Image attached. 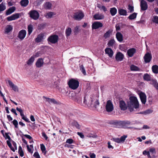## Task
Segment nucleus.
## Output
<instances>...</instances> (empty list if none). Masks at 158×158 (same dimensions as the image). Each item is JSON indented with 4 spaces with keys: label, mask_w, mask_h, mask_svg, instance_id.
Instances as JSON below:
<instances>
[{
    "label": "nucleus",
    "mask_w": 158,
    "mask_h": 158,
    "mask_svg": "<svg viewBox=\"0 0 158 158\" xmlns=\"http://www.w3.org/2000/svg\"><path fill=\"white\" fill-rule=\"evenodd\" d=\"M134 109H101L100 111L105 114L119 115L122 114H130L134 111Z\"/></svg>",
    "instance_id": "nucleus-1"
},
{
    "label": "nucleus",
    "mask_w": 158,
    "mask_h": 158,
    "mask_svg": "<svg viewBox=\"0 0 158 158\" xmlns=\"http://www.w3.org/2000/svg\"><path fill=\"white\" fill-rule=\"evenodd\" d=\"M129 102H127L129 109H138L139 107V103L137 98L131 96L129 98Z\"/></svg>",
    "instance_id": "nucleus-2"
},
{
    "label": "nucleus",
    "mask_w": 158,
    "mask_h": 158,
    "mask_svg": "<svg viewBox=\"0 0 158 158\" xmlns=\"http://www.w3.org/2000/svg\"><path fill=\"white\" fill-rule=\"evenodd\" d=\"M79 83L77 80L72 78L68 82L69 88L73 90L77 89L79 86Z\"/></svg>",
    "instance_id": "nucleus-3"
},
{
    "label": "nucleus",
    "mask_w": 158,
    "mask_h": 158,
    "mask_svg": "<svg viewBox=\"0 0 158 158\" xmlns=\"http://www.w3.org/2000/svg\"><path fill=\"white\" fill-rule=\"evenodd\" d=\"M84 16V14L81 10H79L74 13L73 15V19L76 20L78 21L82 19Z\"/></svg>",
    "instance_id": "nucleus-4"
},
{
    "label": "nucleus",
    "mask_w": 158,
    "mask_h": 158,
    "mask_svg": "<svg viewBox=\"0 0 158 158\" xmlns=\"http://www.w3.org/2000/svg\"><path fill=\"white\" fill-rule=\"evenodd\" d=\"M28 15L31 18L34 20H37L40 17L39 12L35 10H31L29 12Z\"/></svg>",
    "instance_id": "nucleus-5"
},
{
    "label": "nucleus",
    "mask_w": 158,
    "mask_h": 158,
    "mask_svg": "<svg viewBox=\"0 0 158 158\" xmlns=\"http://www.w3.org/2000/svg\"><path fill=\"white\" fill-rule=\"evenodd\" d=\"M109 124L113 125L115 127L122 128V120H111L109 121Z\"/></svg>",
    "instance_id": "nucleus-6"
},
{
    "label": "nucleus",
    "mask_w": 158,
    "mask_h": 158,
    "mask_svg": "<svg viewBox=\"0 0 158 158\" xmlns=\"http://www.w3.org/2000/svg\"><path fill=\"white\" fill-rule=\"evenodd\" d=\"M58 36L57 35H51L48 37V41L52 44H55L58 42Z\"/></svg>",
    "instance_id": "nucleus-7"
},
{
    "label": "nucleus",
    "mask_w": 158,
    "mask_h": 158,
    "mask_svg": "<svg viewBox=\"0 0 158 158\" xmlns=\"http://www.w3.org/2000/svg\"><path fill=\"white\" fill-rule=\"evenodd\" d=\"M45 34L41 32L39 34L37 37L35 39V41L36 43H38L42 41L44 39Z\"/></svg>",
    "instance_id": "nucleus-8"
},
{
    "label": "nucleus",
    "mask_w": 158,
    "mask_h": 158,
    "mask_svg": "<svg viewBox=\"0 0 158 158\" xmlns=\"http://www.w3.org/2000/svg\"><path fill=\"white\" fill-rule=\"evenodd\" d=\"M43 98L44 99L45 102H48L50 104H57V102L54 98H48L44 96L43 97Z\"/></svg>",
    "instance_id": "nucleus-9"
},
{
    "label": "nucleus",
    "mask_w": 158,
    "mask_h": 158,
    "mask_svg": "<svg viewBox=\"0 0 158 158\" xmlns=\"http://www.w3.org/2000/svg\"><path fill=\"white\" fill-rule=\"evenodd\" d=\"M143 59L146 63L150 62L152 59L151 54L149 52H147L145 55L143 57Z\"/></svg>",
    "instance_id": "nucleus-10"
},
{
    "label": "nucleus",
    "mask_w": 158,
    "mask_h": 158,
    "mask_svg": "<svg viewBox=\"0 0 158 158\" xmlns=\"http://www.w3.org/2000/svg\"><path fill=\"white\" fill-rule=\"evenodd\" d=\"M103 26L102 23L99 22H95L92 25V28L93 29H98L99 27H102Z\"/></svg>",
    "instance_id": "nucleus-11"
},
{
    "label": "nucleus",
    "mask_w": 158,
    "mask_h": 158,
    "mask_svg": "<svg viewBox=\"0 0 158 158\" xmlns=\"http://www.w3.org/2000/svg\"><path fill=\"white\" fill-rule=\"evenodd\" d=\"M140 7L142 10H146L148 8L147 2L144 0H142L140 2Z\"/></svg>",
    "instance_id": "nucleus-12"
},
{
    "label": "nucleus",
    "mask_w": 158,
    "mask_h": 158,
    "mask_svg": "<svg viewBox=\"0 0 158 158\" xmlns=\"http://www.w3.org/2000/svg\"><path fill=\"white\" fill-rule=\"evenodd\" d=\"M124 57V55L121 52H118L115 55V59L118 61H122Z\"/></svg>",
    "instance_id": "nucleus-13"
},
{
    "label": "nucleus",
    "mask_w": 158,
    "mask_h": 158,
    "mask_svg": "<svg viewBox=\"0 0 158 158\" xmlns=\"http://www.w3.org/2000/svg\"><path fill=\"white\" fill-rule=\"evenodd\" d=\"M139 97L142 103L145 104L146 101V96L144 93L141 92L139 94Z\"/></svg>",
    "instance_id": "nucleus-14"
},
{
    "label": "nucleus",
    "mask_w": 158,
    "mask_h": 158,
    "mask_svg": "<svg viewBox=\"0 0 158 158\" xmlns=\"http://www.w3.org/2000/svg\"><path fill=\"white\" fill-rule=\"evenodd\" d=\"M131 124V123L129 121L127 120L122 121V128L126 129L128 126Z\"/></svg>",
    "instance_id": "nucleus-15"
},
{
    "label": "nucleus",
    "mask_w": 158,
    "mask_h": 158,
    "mask_svg": "<svg viewBox=\"0 0 158 158\" xmlns=\"http://www.w3.org/2000/svg\"><path fill=\"white\" fill-rule=\"evenodd\" d=\"M26 31L25 30H21L19 33L18 38L21 40L24 39L26 36Z\"/></svg>",
    "instance_id": "nucleus-16"
},
{
    "label": "nucleus",
    "mask_w": 158,
    "mask_h": 158,
    "mask_svg": "<svg viewBox=\"0 0 158 158\" xmlns=\"http://www.w3.org/2000/svg\"><path fill=\"white\" fill-rule=\"evenodd\" d=\"M136 50L135 48H131L127 51V54L129 57L133 56L134 54L136 52Z\"/></svg>",
    "instance_id": "nucleus-17"
},
{
    "label": "nucleus",
    "mask_w": 158,
    "mask_h": 158,
    "mask_svg": "<svg viewBox=\"0 0 158 158\" xmlns=\"http://www.w3.org/2000/svg\"><path fill=\"white\" fill-rule=\"evenodd\" d=\"M93 18L95 20H102L104 19V16L102 14L97 13L93 16Z\"/></svg>",
    "instance_id": "nucleus-18"
},
{
    "label": "nucleus",
    "mask_w": 158,
    "mask_h": 158,
    "mask_svg": "<svg viewBox=\"0 0 158 158\" xmlns=\"http://www.w3.org/2000/svg\"><path fill=\"white\" fill-rule=\"evenodd\" d=\"M44 63L43 60L42 58H40L36 61L35 65L37 67L40 68L43 66Z\"/></svg>",
    "instance_id": "nucleus-19"
},
{
    "label": "nucleus",
    "mask_w": 158,
    "mask_h": 158,
    "mask_svg": "<svg viewBox=\"0 0 158 158\" xmlns=\"http://www.w3.org/2000/svg\"><path fill=\"white\" fill-rule=\"evenodd\" d=\"M105 53L107 54L108 56L111 57L113 55L114 52L112 49L110 48H107L105 49Z\"/></svg>",
    "instance_id": "nucleus-20"
},
{
    "label": "nucleus",
    "mask_w": 158,
    "mask_h": 158,
    "mask_svg": "<svg viewBox=\"0 0 158 158\" xmlns=\"http://www.w3.org/2000/svg\"><path fill=\"white\" fill-rule=\"evenodd\" d=\"M8 82L10 86L13 89L15 92L18 91V87L15 85L10 80H8Z\"/></svg>",
    "instance_id": "nucleus-21"
},
{
    "label": "nucleus",
    "mask_w": 158,
    "mask_h": 158,
    "mask_svg": "<svg viewBox=\"0 0 158 158\" xmlns=\"http://www.w3.org/2000/svg\"><path fill=\"white\" fill-rule=\"evenodd\" d=\"M116 37L119 42H121L123 41V35L120 32H117L116 34Z\"/></svg>",
    "instance_id": "nucleus-22"
},
{
    "label": "nucleus",
    "mask_w": 158,
    "mask_h": 158,
    "mask_svg": "<svg viewBox=\"0 0 158 158\" xmlns=\"http://www.w3.org/2000/svg\"><path fill=\"white\" fill-rule=\"evenodd\" d=\"M113 31L110 29L107 31L104 35L103 37L105 39L109 38L111 35Z\"/></svg>",
    "instance_id": "nucleus-23"
},
{
    "label": "nucleus",
    "mask_w": 158,
    "mask_h": 158,
    "mask_svg": "<svg viewBox=\"0 0 158 158\" xmlns=\"http://www.w3.org/2000/svg\"><path fill=\"white\" fill-rule=\"evenodd\" d=\"M16 8L15 6H12L10 8L7 10L6 11V15H10L15 10Z\"/></svg>",
    "instance_id": "nucleus-24"
},
{
    "label": "nucleus",
    "mask_w": 158,
    "mask_h": 158,
    "mask_svg": "<svg viewBox=\"0 0 158 158\" xmlns=\"http://www.w3.org/2000/svg\"><path fill=\"white\" fill-rule=\"evenodd\" d=\"M52 6V3L50 2H47L43 5L44 8L46 10H50L51 9Z\"/></svg>",
    "instance_id": "nucleus-25"
},
{
    "label": "nucleus",
    "mask_w": 158,
    "mask_h": 158,
    "mask_svg": "<svg viewBox=\"0 0 158 158\" xmlns=\"http://www.w3.org/2000/svg\"><path fill=\"white\" fill-rule=\"evenodd\" d=\"M119 106L121 109H127L128 107L127 105L124 101L121 100L119 101Z\"/></svg>",
    "instance_id": "nucleus-26"
},
{
    "label": "nucleus",
    "mask_w": 158,
    "mask_h": 158,
    "mask_svg": "<svg viewBox=\"0 0 158 158\" xmlns=\"http://www.w3.org/2000/svg\"><path fill=\"white\" fill-rule=\"evenodd\" d=\"M113 105L112 101L110 100L107 101L106 102V109H113Z\"/></svg>",
    "instance_id": "nucleus-27"
},
{
    "label": "nucleus",
    "mask_w": 158,
    "mask_h": 158,
    "mask_svg": "<svg viewBox=\"0 0 158 158\" xmlns=\"http://www.w3.org/2000/svg\"><path fill=\"white\" fill-rule=\"evenodd\" d=\"M153 111V110L152 109H147L144 111L140 112L139 113H137V114H143L144 115H147L152 113ZM135 114H136L137 113H135Z\"/></svg>",
    "instance_id": "nucleus-28"
},
{
    "label": "nucleus",
    "mask_w": 158,
    "mask_h": 158,
    "mask_svg": "<svg viewBox=\"0 0 158 158\" xmlns=\"http://www.w3.org/2000/svg\"><path fill=\"white\" fill-rule=\"evenodd\" d=\"M12 29L13 27L11 25H7L5 28V33L7 34H8L12 30Z\"/></svg>",
    "instance_id": "nucleus-29"
},
{
    "label": "nucleus",
    "mask_w": 158,
    "mask_h": 158,
    "mask_svg": "<svg viewBox=\"0 0 158 158\" xmlns=\"http://www.w3.org/2000/svg\"><path fill=\"white\" fill-rule=\"evenodd\" d=\"M143 78L144 80L147 81H152V80L150 76L147 73L144 74Z\"/></svg>",
    "instance_id": "nucleus-30"
},
{
    "label": "nucleus",
    "mask_w": 158,
    "mask_h": 158,
    "mask_svg": "<svg viewBox=\"0 0 158 158\" xmlns=\"http://www.w3.org/2000/svg\"><path fill=\"white\" fill-rule=\"evenodd\" d=\"M20 3L22 6L26 7L29 3V1L28 0H22L20 2Z\"/></svg>",
    "instance_id": "nucleus-31"
},
{
    "label": "nucleus",
    "mask_w": 158,
    "mask_h": 158,
    "mask_svg": "<svg viewBox=\"0 0 158 158\" xmlns=\"http://www.w3.org/2000/svg\"><path fill=\"white\" fill-rule=\"evenodd\" d=\"M118 13L120 15H125L126 16L127 15V11L126 10L122 9H119L118 10Z\"/></svg>",
    "instance_id": "nucleus-32"
},
{
    "label": "nucleus",
    "mask_w": 158,
    "mask_h": 158,
    "mask_svg": "<svg viewBox=\"0 0 158 158\" xmlns=\"http://www.w3.org/2000/svg\"><path fill=\"white\" fill-rule=\"evenodd\" d=\"M35 60V57L33 56H31V58L27 62V64L29 65H31Z\"/></svg>",
    "instance_id": "nucleus-33"
},
{
    "label": "nucleus",
    "mask_w": 158,
    "mask_h": 158,
    "mask_svg": "<svg viewBox=\"0 0 158 158\" xmlns=\"http://www.w3.org/2000/svg\"><path fill=\"white\" fill-rule=\"evenodd\" d=\"M72 32V29L70 28L69 27L66 29L65 30V34L67 37H69L70 35Z\"/></svg>",
    "instance_id": "nucleus-34"
},
{
    "label": "nucleus",
    "mask_w": 158,
    "mask_h": 158,
    "mask_svg": "<svg viewBox=\"0 0 158 158\" xmlns=\"http://www.w3.org/2000/svg\"><path fill=\"white\" fill-rule=\"evenodd\" d=\"M117 12V9L115 7L112 8L110 9V14L113 16L114 15L116 14Z\"/></svg>",
    "instance_id": "nucleus-35"
},
{
    "label": "nucleus",
    "mask_w": 158,
    "mask_h": 158,
    "mask_svg": "<svg viewBox=\"0 0 158 158\" xmlns=\"http://www.w3.org/2000/svg\"><path fill=\"white\" fill-rule=\"evenodd\" d=\"M130 69L132 71H139V69L137 66L132 64L130 66Z\"/></svg>",
    "instance_id": "nucleus-36"
},
{
    "label": "nucleus",
    "mask_w": 158,
    "mask_h": 158,
    "mask_svg": "<svg viewBox=\"0 0 158 158\" xmlns=\"http://www.w3.org/2000/svg\"><path fill=\"white\" fill-rule=\"evenodd\" d=\"M151 83L153 85L154 87L158 90V83L155 80H152Z\"/></svg>",
    "instance_id": "nucleus-37"
},
{
    "label": "nucleus",
    "mask_w": 158,
    "mask_h": 158,
    "mask_svg": "<svg viewBox=\"0 0 158 158\" xmlns=\"http://www.w3.org/2000/svg\"><path fill=\"white\" fill-rule=\"evenodd\" d=\"M115 43V41L114 39H111L109 41L107 45L109 47H113Z\"/></svg>",
    "instance_id": "nucleus-38"
},
{
    "label": "nucleus",
    "mask_w": 158,
    "mask_h": 158,
    "mask_svg": "<svg viewBox=\"0 0 158 158\" xmlns=\"http://www.w3.org/2000/svg\"><path fill=\"white\" fill-rule=\"evenodd\" d=\"M152 69L153 72L155 73H158V66L155 65L152 67Z\"/></svg>",
    "instance_id": "nucleus-39"
},
{
    "label": "nucleus",
    "mask_w": 158,
    "mask_h": 158,
    "mask_svg": "<svg viewBox=\"0 0 158 158\" xmlns=\"http://www.w3.org/2000/svg\"><path fill=\"white\" fill-rule=\"evenodd\" d=\"M55 15L54 13L52 12H49L47 13L44 16L47 18H51L53 15Z\"/></svg>",
    "instance_id": "nucleus-40"
},
{
    "label": "nucleus",
    "mask_w": 158,
    "mask_h": 158,
    "mask_svg": "<svg viewBox=\"0 0 158 158\" xmlns=\"http://www.w3.org/2000/svg\"><path fill=\"white\" fill-rule=\"evenodd\" d=\"M6 9L5 3H4L3 2H2L0 4V12L5 10Z\"/></svg>",
    "instance_id": "nucleus-41"
},
{
    "label": "nucleus",
    "mask_w": 158,
    "mask_h": 158,
    "mask_svg": "<svg viewBox=\"0 0 158 158\" xmlns=\"http://www.w3.org/2000/svg\"><path fill=\"white\" fill-rule=\"evenodd\" d=\"M137 15V13H134L130 15L128 17V18L131 20L134 19L136 18Z\"/></svg>",
    "instance_id": "nucleus-42"
},
{
    "label": "nucleus",
    "mask_w": 158,
    "mask_h": 158,
    "mask_svg": "<svg viewBox=\"0 0 158 158\" xmlns=\"http://www.w3.org/2000/svg\"><path fill=\"white\" fill-rule=\"evenodd\" d=\"M19 153V154L20 156L23 157L24 156V153L23 152L22 150V148L21 146H19V151H18Z\"/></svg>",
    "instance_id": "nucleus-43"
},
{
    "label": "nucleus",
    "mask_w": 158,
    "mask_h": 158,
    "mask_svg": "<svg viewBox=\"0 0 158 158\" xmlns=\"http://www.w3.org/2000/svg\"><path fill=\"white\" fill-rule=\"evenodd\" d=\"M28 34L30 35L33 31V26L31 25H29L28 26Z\"/></svg>",
    "instance_id": "nucleus-44"
},
{
    "label": "nucleus",
    "mask_w": 158,
    "mask_h": 158,
    "mask_svg": "<svg viewBox=\"0 0 158 158\" xmlns=\"http://www.w3.org/2000/svg\"><path fill=\"white\" fill-rule=\"evenodd\" d=\"M149 152L151 153V155L155 156L156 153V149L154 148H150L149 149Z\"/></svg>",
    "instance_id": "nucleus-45"
},
{
    "label": "nucleus",
    "mask_w": 158,
    "mask_h": 158,
    "mask_svg": "<svg viewBox=\"0 0 158 158\" xmlns=\"http://www.w3.org/2000/svg\"><path fill=\"white\" fill-rule=\"evenodd\" d=\"M73 125L75 127L78 129H80L81 128V126L76 121H74L73 123Z\"/></svg>",
    "instance_id": "nucleus-46"
},
{
    "label": "nucleus",
    "mask_w": 158,
    "mask_h": 158,
    "mask_svg": "<svg viewBox=\"0 0 158 158\" xmlns=\"http://www.w3.org/2000/svg\"><path fill=\"white\" fill-rule=\"evenodd\" d=\"M45 27V25L44 24H39L38 26V30H42L44 29Z\"/></svg>",
    "instance_id": "nucleus-47"
},
{
    "label": "nucleus",
    "mask_w": 158,
    "mask_h": 158,
    "mask_svg": "<svg viewBox=\"0 0 158 158\" xmlns=\"http://www.w3.org/2000/svg\"><path fill=\"white\" fill-rule=\"evenodd\" d=\"M80 69L84 75H86V73L85 68L83 65L80 66Z\"/></svg>",
    "instance_id": "nucleus-48"
},
{
    "label": "nucleus",
    "mask_w": 158,
    "mask_h": 158,
    "mask_svg": "<svg viewBox=\"0 0 158 158\" xmlns=\"http://www.w3.org/2000/svg\"><path fill=\"white\" fill-rule=\"evenodd\" d=\"M127 137V135H123V136H122L120 138L121 142H123L125 140L126 138Z\"/></svg>",
    "instance_id": "nucleus-49"
},
{
    "label": "nucleus",
    "mask_w": 158,
    "mask_h": 158,
    "mask_svg": "<svg viewBox=\"0 0 158 158\" xmlns=\"http://www.w3.org/2000/svg\"><path fill=\"white\" fill-rule=\"evenodd\" d=\"M13 124L15 126V127L16 128H18V123L17 120L14 119L12 121Z\"/></svg>",
    "instance_id": "nucleus-50"
},
{
    "label": "nucleus",
    "mask_w": 158,
    "mask_h": 158,
    "mask_svg": "<svg viewBox=\"0 0 158 158\" xmlns=\"http://www.w3.org/2000/svg\"><path fill=\"white\" fill-rule=\"evenodd\" d=\"M152 21L153 22L158 24V17L157 16H153Z\"/></svg>",
    "instance_id": "nucleus-51"
},
{
    "label": "nucleus",
    "mask_w": 158,
    "mask_h": 158,
    "mask_svg": "<svg viewBox=\"0 0 158 158\" xmlns=\"http://www.w3.org/2000/svg\"><path fill=\"white\" fill-rule=\"evenodd\" d=\"M40 148L42 151L43 152L46 151V148L44 145L43 144H40Z\"/></svg>",
    "instance_id": "nucleus-52"
},
{
    "label": "nucleus",
    "mask_w": 158,
    "mask_h": 158,
    "mask_svg": "<svg viewBox=\"0 0 158 158\" xmlns=\"http://www.w3.org/2000/svg\"><path fill=\"white\" fill-rule=\"evenodd\" d=\"M15 20L19 17L20 14L19 13H15L12 15Z\"/></svg>",
    "instance_id": "nucleus-53"
},
{
    "label": "nucleus",
    "mask_w": 158,
    "mask_h": 158,
    "mask_svg": "<svg viewBox=\"0 0 158 158\" xmlns=\"http://www.w3.org/2000/svg\"><path fill=\"white\" fill-rule=\"evenodd\" d=\"M99 102L98 100H96L94 102V107L95 108H97L99 106Z\"/></svg>",
    "instance_id": "nucleus-54"
},
{
    "label": "nucleus",
    "mask_w": 158,
    "mask_h": 158,
    "mask_svg": "<svg viewBox=\"0 0 158 158\" xmlns=\"http://www.w3.org/2000/svg\"><path fill=\"white\" fill-rule=\"evenodd\" d=\"M7 19L8 21H11L12 20H15L12 15L10 16H9L7 18Z\"/></svg>",
    "instance_id": "nucleus-55"
},
{
    "label": "nucleus",
    "mask_w": 158,
    "mask_h": 158,
    "mask_svg": "<svg viewBox=\"0 0 158 158\" xmlns=\"http://www.w3.org/2000/svg\"><path fill=\"white\" fill-rule=\"evenodd\" d=\"M128 9L130 11V12H132L134 11V7L129 5L128 6Z\"/></svg>",
    "instance_id": "nucleus-56"
},
{
    "label": "nucleus",
    "mask_w": 158,
    "mask_h": 158,
    "mask_svg": "<svg viewBox=\"0 0 158 158\" xmlns=\"http://www.w3.org/2000/svg\"><path fill=\"white\" fill-rule=\"evenodd\" d=\"M9 133H5V138L6 139H8L9 140H10L11 138L8 135V134Z\"/></svg>",
    "instance_id": "nucleus-57"
},
{
    "label": "nucleus",
    "mask_w": 158,
    "mask_h": 158,
    "mask_svg": "<svg viewBox=\"0 0 158 158\" xmlns=\"http://www.w3.org/2000/svg\"><path fill=\"white\" fill-rule=\"evenodd\" d=\"M33 156L36 158H40V155L37 152H36L34 153Z\"/></svg>",
    "instance_id": "nucleus-58"
},
{
    "label": "nucleus",
    "mask_w": 158,
    "mask_h": 158,
    "mask_svg": "<svg viewBox=\"0 0 158 158\" xmlns=\"http://www.w3.org/2000/svg\"><path fill=\"white\" fill-rule=\"evenodd\" d=\"M73 140L71 139H68L66 141V143L69 144H71L73 143Z\"/></svg>",
    "instance_id": "nucleus-59"
},
{
    "label": "nucleus",
    "mask_w": 158,
    "mask_h": 158,
    "mask_svg": "<svg viewBox=\"0 0 158 158\" xmlns=\"http://www.w3.org/2000/svg\"><path fill=\"white\" fill-rule=\"evenodd\" d=\"M113 140L117 143H121L120 139L119 138H113Z\"/></svg>",
    "instance_id": "nucleus-60"
},
{
    "label": "nucleus",
    "mask_w": 158,
    "mask_h": 158,
    "mask_svg": "<svg viewBox=\"0 0 158 158\" xmlns=\"http://www.w3.org/2000/svg\"><path fill=\"white\" fill-rule=\"evenodd\" d=\"M77 135H79L80 137L82 139H83L84 138V135L83 134V133H81V132H77Z\"/></svg>",
    "instance_id": "nucleus-61"
},
{
    "label": "nucleus",
    "mask_w": 158,
    "mask_h": 158,
    "mask_svg": "<svg viewBox=\"0 0 158 158\" xmlns=\"http://www.w3.org/2000/svg\"><path fill=\"white\" fill-rule=\"evenodd\" d=\"M42 136L44 137L46 140H47L48 138V137L44 132H43L42 133Z\"/></svg>",
    "instance_id": "nucleus-62"
},
{
    "label": "nucleus",
    "mask_w": 158,
    "mask_h": 158,
    "mask_svg": "<svg viewBox=\"0 0 158 158\" xmlns=\"http://www.w3.org/2000/svg\"><path fill=\"white\" fill-rule=\"evenodd\" d=\"M89 156L91 158H95L96 157V155L94 153H90L89 154Z\"/></svg>",
    "instance_id": "nucleus-63"
},
{
    "label": "nucleus",
    "mask_w": 158,
    "mask_h": 158,
    "mask_svg": "<svg viewBox=\"0 0 158 158\" xmlns=\"http://www.w3.org/2000/svg\"><path fill=\"white\" fill-rule=\"evenodd\" d=\"M23 136L29 139H32V138L30 135H23Z\"/></svg>",
    "instance_id": "nucleus-64"
}]
</instances>
